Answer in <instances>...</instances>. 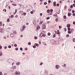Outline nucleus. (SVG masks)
<instances>
[{"mask_svg":"<svg viewBox=\"0 0 75 75\" xmlns=\"http://www.w3.org/2000/svg\"><path fill=\"white\" fill-rule=\"evenodd\" d=\"M8 62L9 64H11L13 62V60L11 59H9L8 60Z\"/></svg>","mask_w":75,"mask_h":75,"instance_id":"f257e3e1","label":"nucleus"},{"mask_svg":"<svg viewBox=\"0 0 75 75\" xmlns=\"http://www.w3.org/2000/svg\"><path fill=\"white\" fill-rule=\"evenodd\" d=\"M51 41L52 44H54L55 42H57V41H55L54 40H51Z\"/></svg>","mask_w":75,"mask_h":75,"instance_id":"f03ea898","label":"nucleus"},{"mask_svg":"<svg viewBox=\"0 0 75 75\" xmlns=\"http://www.w3.org/2000/svg\"><path fill=\"white\" fill-rule=\"evenodd\" d=\"M55 68L57 69H59V65H56Z\"/></svg>","mask_w":75,"mask_h":75,"instance_id":"7ed1b4c3","label":"nucleus"},{"mask_svg":"<svg viewBox=\"0 0 75 75\" xmlns=\"http://www.w3.org/2000/svg\"><path fill=\"white\" fill-rule=\"evenodd\" d=\"M20 74V72H17V71H16L15 73V75H19Z\"/></svg>","mask_w":75,"mask_h":75,"instance_id":"20e7f679","label":"nucleus"},{"mask_svg":"<svg viewBox=\"0 0 75 75\" xmlns=\"http://www.w3.org/2000/svg\"><path fill=\"white\" fill-rule=\"evenodd\" d=\"M25 26L23 25L22 28V30H23H23H24V29H25Z\"/></svg>","mask_w":75,"mask_h":75,"instance_id":"39448f33","label":"nucleus"},{"mask_svg":"<svg viewBox=\"0 0 75 75\" xmlns=\"http://www.w3.org/2000/svg\"><path fill=\"white\" fill-rule=\"evenodd\" d=\"M43 29H45L46 27V25H45V24H44L43 25V27H42Z\"/></svg>","mask_w":75,"mask_h":75,"instance_id":"423d86ee","label":"nucleus"},{"mask_svg":"<svg viewBox=\"0 0 75 75\" xmlns=\"http://www.w3.org/2000/svg\"><path fill=\"white\" fill-rule=\"evenodd\" d=\"M53 5H54V7H55V6H56V2H54L53 3Z\"/></svg>","mask_w":75,"mask_h":75,"instance_id":"0eeeda50","label":"nucleus"},{"mask_svg":"<svg viewBox=\"0 0 75 75\" xmlns=\"http://www.w3.org/2000/svg\"><path fill=\"white\" fill-rule=\"evenodd\" d=\"M22 14H23L24 16H25L26 15V13H23V11H22Z\"/></svg>","mask_w":75,"mask_h":75,"instance_id":"6e6552de","label":"nucleus"},{"mask_svg":"<svg viewBox=\"0 0 75 75\" xmlns=\"http://www.w3.org/2000/svg\"><path fill=\"white\" fill-rule=\"evenodd\" d=\"M33 23L34 24H35V23H36V21H35V20H34L33 21Z\"/></svg>","mask_w":75,"mask_h":75,"instance_id":"1a4fd4ad","label":"nucleus"},{"mask_svg":"<svg viewBox=\"0 0 75 75\" xmlns=\"http://www.w3.org/2000/svg\"><path fill=\"white\" fill-rule=\"evenodd\" d=\"M70 26H71V25L70 24H68L67 25V27H68V28H69L70 27Z\"/></svg>","mask_w":75,"mask_h":75,"instance_id":"9d476101","label":"nucleus"},{"mask_svg":"<svg viewBox=\"0 0 75 75\" xmlns=\"http://www.w3.org/2000/svg\"><path fill=\"white\" fill-rule=\"evenodd\" d=\"M45 34V32L44 31H42L41 34H40V36L41 34Z\"/></svg>","mask_w":75,"mask_h":75,"instance_id":"9b49d317","label":"nucleus"},{"mask_svg":"<svg viewBox=\"0 0 75 75\" xmlns=\"http://www.w3.org/2000/svg\"><path fill=\"white\" fill-rule=\"evenodd\" d=\"M14 35L13 33H12L11 35V37H14Z\"/></svg>","mask_w":75,"mask_h":75,"instance_id":"f8f14e48","label":"nucleus"},{"mask_svg":"<svg viewBox=\"0 0 75 75\" xmlns=\"http://www.w3.org/2000/svg\"><path fill=\"white\" fill-rule=\"evenodd\" d=\"M35 45H36L37 47H39V44L37 43L35 44Z\"/></svg>","mask_w":75,"mask_h":75,"instance_id":"ddd939ff","label":"nucleus"},{"mask_svg":"<svg viewBox=\"0 0 75 75\" xmlns=\"http://www.w3.org/2000/svg\"><path fill=\"white\" fill-rule=\"evenodd\" d=\"M21 64L20 62H18L16 63V65H20Z\"/></svg>","mask_w":75,"mask_h":75,"instance_id":"4468645a","label":"nucleus"},{"mask_svg":"<svg viewBox=\"0 0 75 75\" xmlns=\"http://www.w3.org/2000/svg\"><path fill=\"white\" fill-rule=\"evenodd\" d=\"M20 6L21 7V6H22V8H24V5H20Z\"/></svg>","mask_w":75,"mask_h":75,"instance_id":"2eb2a0df","label":"nucleus"},{"mask_svg":"<svg viewBox=\"0 0 75 75\" xmlns=\"http://www.w3.org/2000/svg\"><path fill=\"white\" fill-rule=\"evenodd\" d=\"M3 55V53H2V52H0V56H1Z\"/></svg>","mask_w":75,"mask_h":75,"instance_id":"dca6fc26","label":"nucleus"},{"mask_svg":"<svg viewBox=\"0 0 75 75\" xmlns=\"http://www.w3.org/2000/svg\"><path fill=\"white\" fill-rule=\"evenodd\" d=\"M57 34H60V33H59V30H57Z\"/></svg>","mask_w":75,"mask_h":75,"instance_id":"f3484780","label":"nucleus"},{"mask_svg":"<svg viewBox=\"0 0 75 75\" xmlns=\"http://www.w3.org/2000/svg\"><path fill=\"white\" fill-rule=\"evenodd\" d=\"M47 12L48 13H49L50 12V10L49 9L47 10Z\"/></svg>","mask_w":75,"mask_h":75,"instance_id":"a211bd4d","label":"nucleus"},{"mask_svg":"<svg viewBox=\"0 0 75 75\" xmlns=\"http://www.w3.org/2000/svg\"><path fill=\"white\" fill-rule=\"evenodd\" d=\"M12 5L13 6H17V5L16 4H12Z\"/></svg>","mask_w":75,"mask_h":75,"instance_id":"6ab92c4d","label":"nucleus"},{"mask_svg":"<svg viewBox=\"0 0 75 75\" xmlns=\"http://www.w3.org/2000/svg\"><path fill=\"white\" fill-rule=\"evenodd\" d=\"M45 35H45V34H43L42 35V36L43 37H44L45 36Z\"/></svg>","mask_w":75,"mask_h":75,"instance_id":"aec40b11","label":"nucleus"},{"mask_svg":"<svg viewBox=\"0 0 75 75\" xmlns=\"http://www.w3.org/2000/svg\"><path fill=\"white\" fill-rule=\"evenodd\" d=\"M13 33L15 34H17V32H16V31H14L13 32Z\"/></svg>","mask_w":75,"mask_h":75,"instance_id":"412c9836","label":"nucleus"},{"mask_svg":"<svg viewBox=\"0 0 75 75\" xmlns=\"http://www.w3.org/2000/svg\"><path fill=\"white\" fill-rule=\"evenodd\" d=\"M31 42H29L28 43V45H31Z\"/></svg>","mask_w":75,"mask_h":75,"instance_id":"4be33fe9","label":"nucleus"},{"mask_svg":"<svg viewBox=\"0 0 75 75\" xmlns=\"http://www.w3.org/2000/svg\"><path fill=\"white\" fill-rule=\"evenodd\" d=\"M64 19H66V18H67V16H66L64 15Z\"/></svg>","mask_w":75,"mask_h":75,"instance_id":"5701e85b","label":"nucleus"},{"mask_svg":"<svg viewBox=\"0 0 75 75\" xmlns=\"http://www.w3.org/2000/svg\"><path fill=\"white\" fill-rule=\"evenodd\" d=\"M0 26H1V25H2V22L1 21L0 22Z\"/></svg>","mask_w":75,"mask_h":75,"instance_id":"b1692460","label":"nucleus"},{"mask_svg":"<svg viewBox=\"0 0 75 75\" xmlns=\"http://www.w3.org/2000/svg\"><path fill=\"white\" fill-rule=\"evenodd\" d=\"M72 32L71 31H68V34H71Z\"/></svg>","mask_w":75,"mask_h":75,"instance_id":"393cba45","label":"nucleus"},{"mask_svg":"<svg viewBox=\"0 0 75 75\" xmlns=\"http://www.w3.org/2000/svg\"><path fill=\"white\" fill-rule=\"evenodd\" d=\"M7 22H10V19L9 18L7 19Z\"/></svg>","mask_w":75,"mask_h":75,"instance_id":"a878e982","label":"nucleus"},{"mask_svg":"<svg viewBox=\"0 0 75 75\" xmlns=\"http://www.w3.org/2000/svg\"><path fill=\"white\" fill-rule=\"evenodd\" d=\"M15 50H16V51H17V50H18V47H16L15 48Z\"/></svg>","mask_w":75,"mask_h":75,"instance_id":"bb28decb","label":"nucleus"},{"mask_svg":"<svg viewBox=\"0 0 75 75\" xmlns=\"http://www.w3.org/2000/svg\"><path fill=\"white\" fill-rule=\"evenodd\" d=\"M34 38L35 40H37V37L35 36L34 37Z\"/></svg>","mask_w":75,"mask_h":75,"instance_id":"cd10ccee","label":"nucleus"},{"mask_svg":"<svg viewBox=\"0 0 75 75\" xmlns=\"http://www.w3.org/2000/svg\"><path fill=\"white\" fill-rule=\"evenodd\" d=\"M68 16H69H69H71V14L68 13Z\"/></svg>","mask_w":75,"mask_h":75,"instance_id":"c85d7f7f","label":"nucleus"},{"mask_svg":"<svg viewBox=\"0 0 75 75\" xmlns=\"http://www.w3.org/2000/svg\"><path fill=\"white\" fill-rule=\"evenodd\" d=\"M33 47L34 48H36V46L35 45H33Z\"/></svg>","mask_w":75,"mask_h":75,"instance_id":"c756f323","label":"nucleus"},{"mask_svg":"<svg viewBox=\"0 0 75 75\" xmlns=\"http://www.w3.org/2000/svg\"><path fill=\"white\" fill-rule=\"evenodd\" d=\"M74 31V29H72L71 30V33L72 32H73Z\"/></svg>","mask_w":75,"mask_h":75,"instance_id":"7c9ffc66","label":"nucleus"},{"mask_svg":"<svg viewBox=\"0 0 75 75\" xmlns=\"http://www.w3.org/2000/svg\"><path fill=\"white\" fill-rule=\"evenodd\" d=\"M69 35L68 34H67L66 35V37H69Z\"/></svg>","mask_w":75,"mask_h":75,"instance_id":"2f4dec72","label":"nucleus"},{"mask_svg":"<svg viewBox=\"0 0 75 75\" xmlns=\"http://www.w3.org/2000/svg\"><path fill=\"white\" fill-rule=\"evenodd\" d=\"M56 42H55V44H56V45H57V44H58V41H56Z\"/></svg>","mask_w":75,"mask_h":75,"instance_id":"473e14b6","label":"nucleus"},{"mask_svg":"<svg viewBox=\"0 0 75 75\" xmlns=\"http://www.w3.org/2000/svg\"><path fill=\"white\" fill-rule=\"evenodd\" d=\"M3 11H4V12H6V9H3Z\"/></svg>","mask_w":75,"mask_h":75,"instance_id":"72a5a7b5","label":"nucleus"},{"mask_svg":"<svg viewBox=\"0 0 75 75\" xmlns=\"http://www.w3.org/2000/svg\"><path fill=\"white\" fill-rule=\"evenodd\" d=\"M64 65H62V67H65V66H66V64H64Z\"/></svg>","mask_w":75,"mask_h":75,"instance_id":"f704fd0d","label":"nucleus"},{"mask_svg":"<svg viewBox=\"0 0 75 75\" xmlns=\"http://www.w3.org/2000/svg\"><path fill=\"white\" fill-rule=\"evenodd\" d=\"M43 23V21H42L40 23V24H41Z\"/></svg>","mask_w":75,"mask_h":75,"instance_id":"c9c22d12","label":"nucleus"},{"mask_svg":"<svg viewBox=\"0 0 75 75\" xmlns=\"http://www.w3.org/2000/svg\"><path fill=\"white\" fill-rule=\"evenodd\" d=\"M48 35L49 36H50V35H51V33H48Z\"/></svg>","mask_w":75,"mask_h":75,"instance_id":"e433bc0d","label":"nucleus"},{"mask_svg":"<svg viewBox=\"0 0 75 75\" xmlns=\"http://www.w3.org/2000/svg\"><path fill=\"white\" fill-rule=\"evenodd\" d=\"M68 31H70V30H71V28H68Z\"/></svg>","mask_w":75,"mask_h":75,"instance_id":"4c0bfd02","label":"nucleus"},{"mask_svg":"<svg viewBox=\"0 0 75 75\" xmlns=\"http://www.w3.org/2000/svg\"><path fill=\"white\" fill-rule=\"evenodd\" d=\"M8 48H11V45H9L8 46Z\"/></svg>","mask_w":75,"mask_h":75,"instance_id":"58836bf2","label":"nucleus"},{"mask_svg":"<svg viewBox=\"0 0 75 75\" xmlns=\"http://www.w3.org/2000/svg\"><path fill=\"white\" fill-rule=\"evenodd\" d=\"M20 50H21V51H23V48L22 47H21L20 48Z\"/></svg>","mask_w":75,"mask_h":75,"instance_id":"ea45409f","label":"nucleus"},{"mask_svg":"<svg viewBox=\"0 0 75 75\" xmlns=\"http://www.w3.org/2000/svg\"><path fill=\"white\" fill-rule=\"evenodd\" d=\"M71 9H69H69H68V11H71Z\"/></svg>","mask_w":75,"mask_h":75,"instance_id":"a19ab883","label":"nucleus"},{"mask_svg":"<svg viewBox=\"0 0 75 75\" xmlns=\"http://www.w3.org/2000/svg\"><path fill=\"white\" fill-rule=\"evenodd\" d=\"M64 30L65 32H66V31H67V28H64Z\"/></svg>","mask_w":75,"mask_h":75,"instance_id":"79ce46f5","label":"nucleus"},{"mask_svg":"<svg viewBox=\"0 0 75 75\" xmlns=\"http://www.w3.org/2000/svg\"><path fill=\"white\" fill-rule=\"evenodd\" d=\"M56 11V13H57V14H59V11H58V12H57L58 11Z\"/></svg>","mask_w":75,"mask_h":75,"instance_id":"37998d69","label":"nucleus"},{"mask_svg":"<svg viewBox=\"0 0 75 75\" xmlns=\"http://www.w3.org/2000/svg\"><path fill=\"white\" fill-rule=\"evenodd\" d=\"M55 34H54V35H53V38H55Z\"/></svg>","mask_w":75,"mask_h":75,"instance_id":"c03bdc74","label":"nucleus"},{"mask_svg":"<svg viewBox=\"0 0 75 75\" xmlns=\"http://www.w3.org/2000/svg\"><path fill=\"white\" fill-rule=\"evenodd\" d=\"M47 4V3L46 2H45V3H44V5H46V4Z\"/></svg>","mask_w":75,"mask_h":75,"instance_id":"a18cd8bd","label":"nucleus"},{"mask_svg":"<svg viewBox=\"0 0 75 75\" xmlns=\"http://www.w3.org/2000/svg\"><path fill=\"white\" fill-rule=\"evenodd\" d=\"M73 42H75V39L73 38Z\"/></svg>","mask_w":75,"mask_h":75,"instance_id":"49530a36","label":"nucleus"},{"mask_svg":"<svg viewBox=\"0 0 75 75\" xmlns=\"http://www.w3.org/2000/svg\"><path fill=\"white\" fill-rule=\"evenodd\" d=\"M70 7H71V8H73V5H71L70 6Z\"/></svg>","mask_w":75,"mask_h":75,"instance_id":"de8ad7c7","label":"nucleus"},{"mask_svg":"<svg viewBox=\"0 0 75 75\" xmlns=\"http://www.w3.org/2000/svg\"><path fill=\"white\" fill-rule=\"evenodd\" d=\"M30 13L31 14H33L34 13V12L33 11H31Z\"/></svg>","mask_w":75,"mask_h":75,"instance_id":"09e8293b","label":"nucleus"},{"mask_svg":"<svg viewBox=\"0 0 75 75\" xmlns=\"http://www.w3.org/2000/svg\"><path fill=\"white\" fill-rule=\"evenodd\" d=\"M42 64H43V63H42V62H41V63H40V65H42Z\"/></svg>","mask_w":75,"mask_h":75,"instance_id":"8fccbe9b","label":"nucleus"},{"mask_svg":"<svg viewBox=\"0 0 75 75\" xmlns=\"http://www.w3.org/2000/svg\"><path fill=\"white\" fill-rule=\"evenodd\" d=\"M14 47H17V44H15L14 45Z\"/></svg>","mask_w":75,"mask_h":75,"instance_id":"3c124183","label":"nucleus"},{"mask_svg":"<svg viewBox=\"0 0 75 75\" xmlns=\"http://www.w3.org/2000/svg\"><path fill=\"white\" fill-rule=\"evenodd\" d=\"M50 11H51V12H52L53 11V9H50Z\"/></svg>","mask_w":75,"mask_h":75,"instance_id":"603ef678","label":"nucleus"},{"mask_svg":"<svg viewBox=\"0 0 75 75\" xmlns=\"http://www.w3.org/2000/svg\"><path fill=\"white\" fill-rule=\"evenodd\" d=\"M11 18H13V17H14V16H13V15H11Z\"/></svg>","mask_w":75,"mask_h":75,"instance_id":"864d4df0","label":"nucleus"},{"mask_svg":"<svg viewBox=\"0 0 75 75\" xmlns=\"http://www.w3.org/2000/svg\"><path fill=\"white\" fill-rule=\"evenodd\" d=\"M53 16H54V17H55V16H57V14H54L53 15Z\"/></svg>","mask_w":75,"mask_h":75,"instance_id":"5fc2aeb1","label":"nucleus"},{"mask_svg":"<svg viewBox=\"0 0 75 75\" xmlns=\"http://www.w3.org/2000/svg\"><path fill=\"white\" fill-rule=\"evenodd\" d=\"M72 13H75V11L73 10L72 11Z\"/></svg>","mask_w":75,"mask_h":75,"instance_id":"6e6d98bb","label":"nucleus"},{"mask_svg":"<svg viewBox=\"0 0 75 75\" xmlns=\"http://www.w3.org/2000/svg\"><path fill=\"white\" fill-rule=\"evenodd\" d=\"M25 51H27V50H28V48H25Z\"/></svg>","mask_w":75,"mask_h":75,"instance_id":"4d7b16f0","label":"nucleus"},{"mask_svg":"<svg viewBox=\"0 0 75 75\" xmlns=\"http://www.w3.org/2000/svg\"><path fill=\"white\" fill-rule=\"evenodd\" d=\"M48 3H51V1L49 0L48 1Z\"/></svg>","mask_w":75,"mask_h":75,"instance_id":"13d9d810","label":"nucleus"},{"mask_svg":"<svg viewBox=\"0 0 75 75\" xmlns=\"http://www.w3.org/2000/svg\"><path fill=\"white\" fill-rule=\"evenodd\" d=\"M49 19H50V17H47V20H48Z\"/></svg>","mask_w":75,"mask_h":75,"instance_id":"bf43d9fd","label":"nucleus"},{"mask_svg":"<svg viewBox=\"0 0 75 75\" xmlns=\"http://www.w3.org/2000/svg\"><path fill=\"white\" fill-rule=\"evenodd\" d=\"M56 21H58V19H56L55 20Z\"/></svg>","mask_w":75,"mask_h":75,"instance_id":"052dcab7","label":"nucleus"},{"mask_svg":"<svg viewBox=\"0 0 75 75\" xmlns=\"http://www.w3.org/2000/svg\"><path fill=\"white\" fill-rule=\"evenodd\" d=\"M59 27L60 29H61V28H62L61 26H59Z\"/></svg>","mask_w":75,"mask_h":75,"instance_id":"680f3d73","label":"nucleus"},{"mask_svg":"<svg viewBox=\"0 0 75 75\" xmlns=\"http://www.w3.org/2000/svg\"><path fill=\"white\" fill-rule=\"evenodd\" d=\"M73 6H74V7H75V4H73Z\"/></svg>","mask_w":75,"mask_h":75,"instance_id":"e2e57ef3","label":"nucleus"},{"mask_svg":"<svg viewBox=\"0 0 75 75\" xmlns=\"http://www.w3.org/2000/svg\"><path fill=\"white\" fill-rule=\"evenodd\" d=\"M0 75H2V72H0Z\"/></svg>","mask_w":75,"mask_h":75,"instance_id":"0e129e2a","label":"nucleus"},{"mask_svg":"<svg viewBox=\"0 0 75 75\" xmlns=\"http://www.w3.org/2000/svg\"><path fill=\"white\" fill-rule=\"evenodd\" d=\"M57 6L58 7V6H59V4H57Z\"/></svg>","mask_w":75,"mask_h":75,"instance_id":"69168bd1","label":"nucleus"},{"mask_svg":"<svg viewBox=\"0 0 75 75\" xmlns=\"http://www.w3.org/2000/svg\"><path fill=\"white\" fill-rule=\"evenodd\" d=\"M73 24H74V25H75V22H73Z\"/></svg>","mask_w":75,"mask_h":75,"instance_id":"338daca9","label":"nucleus"},{"mask_svg":"<svg viewBox=\"0 0 75 75\" xmlns=\"http://www.w3.org/2000/svg\"><path fill=\"white\" fill-rule=\"evenodd\" d=\"M73 16H75V13H73Z\"/></svg>","mask_w":75,"mask_h":75,"instance_id":"774afa93","label":"nucleus"}]
</instances>
